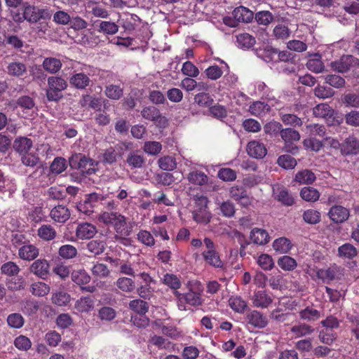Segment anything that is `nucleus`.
Here are the masks:
<instances>
[{"mask_svg": "<svg viewBox=\"0 0 359 359\" xmlns=\"http://www.w3.org/2000/svg\"><path fill=\"white\" fill-rule=\"evenodd\" d=\"M97 233L96 227L92 224L84 222L79 224L76 229V236L79 239H90Z\"/></svg>", "mask_w": 359, "mask_h": 359, "instance_id": "nucleus-19", "label": "nucleus"}, {"mask_svg": "<svg viewBox=\"0 0 359 359\" xmlns=\"http://www.w3.org/2000/svg\"><path fill=\"white\" fill-rule=\"evenodd\" d=\"M229 305L231 309L238 313H243L248 307V304L240 296H232L229 299Z\"/></svg>", "mask_w": 359, "mask_h": 359, "instance_id": "nucleus-42", "label": "nucleus"}, {"mask_svg": "<svg viewBox=\"0 0 359 359\" xmlns=\"http://www.w3.org/2000/svg\"><path fill=\"white\" fill-rule=\"evenodd\" d=\"M358 60L351 55H344L339 60L333 61L330 64L331 68L339 73L348 72Z\"/></svg>", "mask_w": 359, "mask_h": 359, "instance_id": "nucleus-11", "label": "nucleus"}, {"mask_svg": "<svg viewBox=\"0 0 359 359\" xmlns=\"http://www.w3.org/2000/svg\"><path fill=\"white\" fill-rule=\"evenodd\" d=\"M283 126L278 121H270L266 123L264 126V133L271 136L276 137L277 135H280Z\"/></svg>", "mask_w": 359, "mask_h": 359, "instance_id": "nucleus-60", "label": "nucleus"}, {"mask_svg": "<svg viewBox=\"0 0 359 359\" xmlns=\"http://www.w3.org/2000/svg\"><path fill=\"white\" fill-rule=\"evenodd\" d=\"M62 62L60 59L55 57H46L43 62V69L50 74H55L62 68Z\"/></svg>", "mask_w": 359, "mask_h": 359, "instance_id": "nucleus-35", "label": "nucleus"}, {"mask_svg": "<svg viewBox=\"0 0 359 359\" xmlns=\"http://www.w3.org/2000/svg\"><path fill=\"white\" fill-rule=\"evenodd\" d=\"M278 265L284 271H292L297 267V264L294 258L284 255L278 259Z\"/></svg>", "mask_w": 359, "mask_h": 359, "instance_id": "nucleus-57", "label": "nucleus"}, {"mask_svg": "<svg viewBox=\"0 0 359 359\" xmlns=\"http://www.w3.org/2000/svg\"><path fill=\"white\" fill-rule=\"evenodd\" d=\"M342 103L347 107L359 108V94L348 93L342 95Z\"/></svg>", "mask_w": 359, "mask_h": 359, "instance_id": "nucleus-52", "label": "nucleus"}, {"mask_svg": "<svg viewBox=\"0 0 359 359\" xmlns=\"http://www.w3.org/2000/svg\"><path fill=\"white\" fill-rule=\"evenodd\" d=\"M50 216L55 222L64 223L70 217V211L66 206L59 205L51 210Z\"/></svg>", "mask_w": 359, "mask_h": 359, "instance_id": "nucleus-24", "label": "nucleus"}, {"mask_svg": "<svg viewBox=\"0 0 359 359\" xmlns=\"http://www.w3.org/2000/svg\"><path fill=\"white\" fill-rule=\"evenodd\" d=\"M273 248L280 253H287L292 248L291 241L285 238L281 237L276 239L273 243Z\"/></svg>", "mask_w": 359, "mask_h": 359, "instance_id": "nucleus-47", "label": "nucleus"}, {"mask_svg": "<svg viewBox=\"0 0 359 359\" xmlns=\"http://www.w3.org/2000/svg\"><path fill=\"white\" fill-rule=\"evenodd\" d=\"M149 342L158 349L171 350L175 344L162 336L154 335L150 337Z\"/></svg>", "mask_w": 359, "mask_h": 359, "instance_id": "nucleus-37", "label": "nucleus"}, {"mask_svg": "<svg viewBox=\"0 0 359 359\" xmlns=\"http://www.w3.org/2000/svg\"><path fill=\"white\" fill-rule=\"evenodd\" d=\"M252 300L253 305L257 308H267L273 302L264 290L255 292Z\"/></svg>", "mask_w": 359, "mask_h": 359, "instance_id": "nucleus-27", "label": "nucleus"}, {"mask_svg": "<svg viewBox=\"0 0 359 359\" xmlns=\"http://www.w3.org/2000/svg\"><path fill=\"white\" fill-rule=\"evenodd\" d=\"M37 235L43 241H50L56 238L57 232L50 224H43L38 229Z\"/></svg>", "mask_w": 359, "mask_h": 359, "instance_id": "nucleus-32", "label": "nucleus"}, {"mask_svg": "<svg viewBox=\"0 0 359 359\" xmlns=\"http://www.w3.org/2000/svg\"><path fill=\"white\" fill-rule=\"evenodd\" d=\"M116 286L123 292H131L134 290L135 284L132 278L120 277L116 281Z\"/></svg>", "mask_w": 359, "mask_h": 359, "instance_id": "nucleus-48", "label": "nucleus"}, {"mask_svg": "<svg viewBox=\"0 0 359 359\" xmlns=\"http://www.w3.org/2000/svg\"><path fill=\"white\" fill-rule=\"evenodd\" d=\"M7 323L12 328H21L25 323L22 316L18 313H13L8 316Z\"/></svg>", "mask_w": 359, "mask_h": 359, "instance_id": "nucleus-62", "label": "nucleus"}, {"mask_svg": "<svg viewBox=\"0 0 359 359\" xmlns=\"http://www.w3.org/2000/svg\"><path fill=\"white\" fill-rule=\"evenodd\" d=\"M106 248V243L100 240H91L87 244L86 249L93 255L96 256L103 253Z\"/></svg>", "mask_w": 359, "mask_h": 359, "instance_id": "nucleus-45", "label": "nucleus"}, {"mask_svg": "<svg viewBox=\"0 0 359 359\" xmlns=\"http://www.w3.org/2000/svg\"><path fill=\"white\" fill-rule=\"evenodd\" d=\"M204 249L201 252V256L206 264L215 268H221L223 262L220 255L217 250V246L210 237H205L203 239Z\"/></svg>", "mask_w": 359, "mask_h": 359, "instance_id": "nucleus-5", "label": "nucleus"}, {"mask_svg": "<svg viewBox=\"0 0 359 359\" xmlns=\"http://www.w3.org/2000/svg\"><path fill=\"white\" fill-rule=\"evenodd\" d=\"M208 199L204 196L195 199V208L192 212L193 219L197 223L206 224L210 222L211 214L208 210Z\"/></svg>", "mask_w": 359, "mask_h": 359, "instance_id": "nucleus-7", "label": "nucleus"}, {"mask_svg": "<svg viewBox=\"0 0 359 359\" xmlns=\"http://www.w3.org/2000/svg\"><path fill=\"white\" fill-rule=\"evenodd\" d=\"M67 168V161L62 157H56L50 165V171L55 175L61 174Z\"/></svg>", "mask_w": 359, "mask_h": 359, "instance_id": "nucleus-49", "label": "nucleus"}, {"mask_svg": "<svg viewBox=\"0 0 359 359\" xmlns=\"http://www.w3.org/2000/svg\"><path fill=\"white\" fill-rule=\"evenodd\" d=\"M280 136L285 143L284 150L287 152L294 154L297 150V147L294 146V143L300 140L299 133L292 128H283Z\"/></svg>", "mask_w": 359, "mask_h": 359, "instance_id": "nucleus-9", "label": "nucleus"}, {"mask_svg": "<svg viewBox=\"0 0 359 359\" xmlns=\"http://www.w3.org/2000/svg\"><path fill=\"white\" fill-rule=\"evenodd\" d=\"M270 111L271 106L268 103L262 101L252 102L248 109V111L251 115L258 118L264 116Z\"/></svg>", "mask_w": 359, "mask_h": 359, "instance_id": "nucleus-20", "label": "nucleus"}, {"mask_svg": "<svg viewBox=\"0 0 359 359\" xmlns=\"http://www.w3.org/2000/svg\"><path fill=\"white\" fill-rule=\"evenodd\" d=\"M130 309L138 315L146 314L149 310L148 303L142 299H134L129 303Z\"/></svg>", "mask_w": 359, "mask_h": 359, "instance_id": "nucleus-55", "label": "nucleus"}, {"mask_svg": "<svg viewBox=\"0 0 359 359\" xmlns=\"http://www.w3.org/2000/svg\"><path fill=\"white\" fill-rule=\"evenodd\" d=\"M77 249L72 245H62L58 250V255L64 259H72L77 256Z\"/></svg>", "mask_w": 359, "mask_h": 359, "instance_id": "nucleus-50", "label": "nucleus"}, {"mask_svg": "<svg viewBox=\"0 0 359 359\" xmlns=\"http://www.w3.org/2000/svg\"><path fill=\"white\" fill-rule=\"evenodd\" d=\"M22 12L18 10L12 15L13 20L17 23L27 20L29 23H36L41 20H50V14L47 9L39 8L36 6L25 3L22 7Z\"/></svg>", "mask_w": 359, "mask_h": 359, "instance_id": "nucleus-1", "label": "nucleus"}, {"mask_svg": "<svg viewBox=\"0 0 359 359\" xmlns=\"http://www.w3.org/2000/svg\"><path fill=\"white\" fill-rule=\"evenodd\" d=\"M313 114L316 117L323 118L331 125L334 124V109L327 103L317 104L313 109Z\"/></svg>", "mask_w": 359, "mask_h": 359, "instance_id": "nucleus-15", "label": "nucleus"}, {"mask_svg": "<svg viewBox=\"0 0 359 359\" xmlns=\"http://www.w3.org/2000/svg\"><path fill=\"white\" fill-rule=\"evenodd\" d=\"M99 222L111 226L121 236H127L126 217L118 212L104 211L98 217Z\"/></svg>", "mask_w": 359, "mask_h": 359, "instance_id": "nucleus-2", "label": "nucleus"}, {"mask_svg": "<svg viewBox=\"0 0 359 359\" xmlns=\"http://www.w3.org/2000/svg\"><path fill=\"white\" fill-rule=\"evenodd\" d=\"M107 261L109 262L114 266H118L119 272L121 273L135 277V272L133 268L132 267V264L130 262L121 260L120 259H114L110 257H107Z\"/></svg>", "mask_w": 359, "mask_h": 359, "instance_id": "nucleus-22", "label": "nucleus"}, {"mask_svg": "<svg viewBox=\"0 0 359 359\" xmlns=\"http://www.w3.org/2000/svg\"><path fill=\"white\" fill-rule=\"evenodd\" d=\"M271 55V60L277 62H289L293 59V56L291 53L287 50L278 51L276 49H272L270 51Z\"/></svg>", "mask_w": 359, "mask_h": 359, "instance_id": "nucleus-56", "label": "nucleus"}, {"mask_svg": "<svg viewBox=\"0 0 359 359\" xmlns=\"http://www.w3.org/2000/svg\"><path fill=\"white\" fill-rule=\"evenodd\" d=\"M16 104L17 107L22 109V112L25 114V118L33 115L35 102L31 97L27 95L20 97L16 101Z\"/></svg>", "mask_w": 359, "mask_h": 359, "instance_id": "nucleus-21", "label": "nucleus"}, {"mask_svg": "<svg viewBox=\"0 0 359 359\" xmlns=\"http://www.w3.org/2000/svg\"><path fill=\"white\" fill-rule=\"evenodd\" d=\"M341 153L344 156L355 155L359 153V140L350 135L341 143Z\"/></svg>", "mask_w": 359, "mask_h": 359, "instance_id": "nucleus-16", "label": "nucleus"}, {"mask_svg": "<svg viewBox=\"0 0 359 359\" xmlns=\"http://www.w3.org/2000/svg\"><path fill=\"white\" fill-rule=\"evenodd\" d=\"M304 221L309 224H316L320 222V212L316 210L308 209L303 213Z\"/></svg>", "mask_w": 359, "mask_h": 359, "instance_id": "nucleus-54", "label": "nucleus"}, {"mask_svg": "<svg viewBox=\"0 0 359 359\" xmlns=\"http://www.w3.org/2000/svg\"><path fill=\"white\" fill-rule=\"evenodd\" d=\"M250 238L253 243L259 245L268 243L270 239L266 230L258 228H255L251 231Z\"/></svg>", "mask_w": 359, "mask_h": 359, "instance_id": "nucleus-29", "label": "nucleus"}, {"mask_svg": "<svg viewBox=\"0 0 359 359\" xmlns=\"http://www.w3.org/2000/svg\"><path fill=\"white\" fill-rule=\"evenodd\" d=\"M314 330L311 325L305 323L294 325L290 328V332L294 334V338L309 336L313 333Z\"/></svg>", "mask_w": 359, "mask_h": 359, "instance_id": "nucleus-30", "label": "nucleus"}, {"mask_svg": "<svg viewBox=\"0 0 359 359\" xmlns=\"http://www.w3.org/2000/svg\"><path fill=\"white\" fill-rule=\"evenodd\" d=\"M69 165L72 169H77L83 176H86L95 173L97 163L83 154H75L69 158Z\"/></svg>", "mask_w": 359, "mask_h": 359, "instance_id": "nucleus-4", "label": "nucleus"}, {"mask_svg": "<svg viewBox=\"0 0 359 359\" xmlns=\"http://www.w3.org/2000/svg\"><path fill=\"white\" fill-rule=\"evenodd\" d=\"M178 299L180 304L184 302L193 306H197L202 304V299L200 293L189 290L184 294H180Z\"/></svg>", "mask_w": 359, "mask_h": 359, "instance_id": "nucleus-25", "label": "nucleus"}, {"mask_svg": "<svg viewBox=\"0 0 359 359\" xmlns=\"http://www.w3.org/2000/svg\"><path fill=\"white\" fill-rule=\"evenodd\" d=\"M327 215L334 223L341 224L348 219L350 211L342 205H334L330 208Z\"/></svg>", "mask_w": 359, "mask_h": 359, "instance_id": "nucleus-13", "label": "nucleus"}, {"mask_svg": "<svg viewBox=\"0 0 359 359\" xmlns=\"http://www.w3.org/2000/svg\"><path fill=\"white\" fill-rule=\"evenodd\" d=\"M300 196L306 201L315 202L319 199V191L311 187H305L301 189Z\"/></svg>", "mask_w": 359, "mask_h": 359, "instance_id": "nucleus-44", "label": "nucleus"}, {"mask_svg": "<svg viewBox=\"0 0 359 359\" xmlns=\"http://www.w3.org/2000/svg\"><path fill=\"white\" fill-rule=\"evenodd\" d=\"M280 116L281 121L285 125L292 127L301 126L302 125V119L295 114L280 113Z\"/></svg>", "mask_w": 359, "mask_h": 359, "instance_id": "nucleus-59", "label": "nucleus"}, {"mask_svg": "<svg viewBox=\"0 0 359 359\" xmlns=\"http://www.w3.org/2000/svg\"><path fill=\"white\" fill-rule=\"evenodd\" d=\"M29 271L39 278L46 280L50 271V262L45 258L35 259L29 266Z\"/></svg>", "mask_w": 359, "mask_h": 359, "instance_id": "nucleus-10", "label": "nucleus"}, {"mask_svg": "<svg viewBox=\"0 0 359 359\" xmlns=\"http://www.w3.org/2000/svg\"><path fill=\"white\" fill-rule=\"evenodd\" d=\"M232 15L238 22H250L254 18L253 12L242 6L234 8L232 12Z\"/></svg>", "mask_w": 359, "mask_h": 359, "instance_id": "nucleus-28", "label": "nucleus"}, {"mask_svg": "<svg viewBox=\"0 0 359 359\" xmlns=\"http://www.w3.org/2000/svg\"><path fill=\"white\" fill-rule=\"evenodd\" d=\"M142 117L153 122L161 123V120L165 121V117L162 116L160 110L154 106L145 107L141 111Z\"/></svg>", "mask_w": 359, "mask_h": 359, "instance_id": "nucleus-26", "label": "nucleus"}, {"mask_svg": "<svg viewBox=\"0 0 359 359\" xmlns=\"http://www.w3.org/2000/svg\"><path fill=\"white\" fill-rule=\"evenodd\" d=\"M300 319L309 322L316 321L320 318V312L311 306H307L299 312Z\"/></svg>", "mask_w": 359, "mask_h": 359, "instance_id": "nucleus-40", "label": "nucleus"}, {"mask_svg": "<svg viewBox=\"0 0 359 359\" xmlns=\"http://www.w3.org/2000/svg\"><path fill=\"white\" fill-rule=\"evenodd\" d=\"M236 41L238 43V46L242 48H250L256 42L254 36L245 32L238 34L236 36Z\"/></svg>", "mask_w": 359, "mask_h": 359, "instance_id": "nucleus-46", "label": "nucleus"}, {"mask_svg": "<svg viewBox=\"0 0 359 359\" xmlns=\"http://www.w3.org/2000/svg\"><path fill=\"white\" fill-rule=\"evenodd\" d=\"M194 100V102L201 107H210L214 101L211 96L206 93L196 94Z\"/></svg>", "mask_w": 359, "mask_h": 359, "instance_id": "nucleus-64", "label": "nucleus"}, {"mask_svg": "<svg viewBox=\"0 0 359 359\" xmlns=\"http://www.w3.org/2000/svg\"><path fill=\"white\" fill-rule=\"evenodd\" d=\"M316 179V175L311 170L305 169L296 174L294 181L299 184H311Z\"/></svg>", "mask_w": 359, "mask_h": 359, "instance_id": "nucleus-39", "label": "nucleus"}, {"mask_svg": "<svg viewBox=\"0 0 359 359\" xmlns=\"http://www.w3.org/2000/svg\"><path fill=\"white\" fill-rule=\"evenodd\" d=\"M188 180L196 185H203L208 182V177L203 172L194 171L189 174Z\"/></svg>", "mask_w": 359, "mask_h": 359, "instance_id": "nucleus-61", "label": "nucleus"}, {"mask_svg": "<svg viewBox=\"0 0 359 359\" xmlns=\"http://www.w3.org/2000/svg\"><path fill=\"white\" fill-rule=\"evenodd\" d=\"M48 88L46 97L48 101H58L62 97V91L67 88V82L60 76H50L48 79Z\"/></svg>", "mask_w": 359, "mask_h": 359, "instance_id": "nucleus-6", "label": "nucleus"}, {"mask_svg": "<svg viewBox=\"0 0 359 359\" xmlns=\"http://www.w3.org/2000/svg\"><path fill=\"white\" fill-rule=\"evenodd\" d=\"M118 31V26L115 23L109 21H101L99 25L98 32L105 34L113 35Z\"/></svg>", "mask_w": 359, "mask_h": 359, "instance_id": "nucleus-63", "label": "nucleus"}, {"mask_svg": "<svg viewBox=\"0 0 359 359\" xmlns=\"http://www.w3.org/2000/svg\"><path fill=\"white\" fill-rule=\"evenodd\" d=\"M39 255V249L33 244L23 245L18 250L19 257L25 261H34Z\"/></svg>", "mask_w": 359, "mask_h": 359, "instance_id": "nucleus-17", "label": "nucleus"}, {"mask_svg": "<svg viewBox=\"0 0 359 359\" xmlns=\"http://www.w3.org/2000/svg\"><path fill=\"white\" fill-rule=\"evenodd\" d=\"M91 82L89 76L83 72L75 73L69 78L70 85L78 90H83Z\"/></svg>", "mask_w": 359, "mask_h": 359, "instance_id": "nucleus-23", "label": "nucleus"}, {"mask_svg": "<svg viewBox=\"0 0 359 359\" xmlns=\"http://www.w3.org/2000/svg\"><path fill=\"white\" fill-rule=\"evenodd\" d=\"M50 286L41 281L33 283L30 286V292L36 297H44L50 292Z\"/></svg>", "mask_w": 359, "mask_h": 359, "instance_id": "nucleus-43", "label": "nucleus"}, {"mask_svg": "<svg viewBox=\"0 0 359 359\" xmlns=\"http://www.w3.org/2000/svg\"><path fill=\"white\" fill-rule=\"evenodd\" d=\"M313 280H321L323 283L329 284L333 280H341L344 276V269L336 264L327 269H311L309 273Z\"/></svg>", "mask_w": 359, "mask_h": 359, "instance_id": "nucleus-3", "label": "nucleus"}, {"mask_svg": "<svg viewBox=\"0 0 359 359\" xmlns=\"http://www.w3.org/2000/svg\"><path fill=\"white\" fill-rule=\"evenodd\" d=\"M70 300V295L65 291H57L53 293L51 297L52 303L58 306L67 305Z\"/></svg>", "mask_w": 359, "mask_h": 359, "instance_id": "nucleus-51", "label": "nucleus"}, {"mask_svg": "<svg viewBox=\"0 0 359 359\" xmlns=\"http://www.w3.org/2000/svg\"><path fill=\"white\" fill-rule=\"evenodd\" d=\"M357 255L356 248L351 243H346L338 248V256L341 258L353 259Z\"/></svg>", "mask_w": 359, "mask_h": 359, "instance_id": "nucleus-36", "label": "nucleus"}, {"mask_svg": "<svg viewBox=\"0 0 359 359\" xmlns=\"http://www.w3.org/2000/svg\"><path fill=\"white\" fill-rule=\"evenodd\" d=\"M72 280L76 285H80L83 290L89 292H93L95 290V286L82 287L90 283L91 277L84 269L74 270L71 273Z\"/></svg>", "mask_w": 359, "mask_h": 359, "instance_id": "nucleus-12", "label": "nucleus"}, {"mask_svg": "<svg viewBox=\"0 0 359 359\" xmlns=\"http://www.w3.org/2000/svg\"><path fill=\"white\" fill-rule=\"evenodd\" d=\"M248 324L255 328L262 329L267 326L268 318L260 311L252 310L246 315Z\"/></svg>", "mask_w": 359, "mask_h": 359, "instance_id": "nucleus-14", "label": "nucleus"}, {"mask_svg": "<svg viewBox=\"0 0 359 359\" xmlns=\"http://www.w3.org/2000/svg\"><path fill=\"white\" fill-rule=\"evenodd\" d=\"M248 154L255 158H263L267 150L265 145L259 141H251L247 145Z\"/></svg>", "mask_w": 359, "mask_h": 359, "instance_id": "nucleus-18", "label": "nucleus"}, {"mask_svg": "<svg viewBox=\"0 0 359 359\" xmlns=\"http://www.w3.org/2000/svg\"><path fill=\"white\" fill-rule=\"evenodd\" d=\"M75 309L81 313H88L94 308V300L90 296L82 297L74 305Z\"/></svg>", "mask_w": 359, "mask_h": 359, "instance_id": "nucleus-33", "label": "nucleus"}, {"mask_svg": "<svg viewBox=\"0 0 359 359\" xmlns=\"http://www.w3.org/2000/svg\"><path fill=\"white\" fill-rule=\"evenodd\" d=\"M159 167L167 171H171L177 168V162L175 158L171 156H164L158 161Z\"/></svg>", "mask_w": 359, "mask_h": 359, "instance_id": "nucleus-53", "label": "nucleus"}, {"mask_svg": "<svg viewBox=\"0 0 359 359\" xmlns=\"http://www.w3.org/2000/svg\"><path fill=\"white\" fill-rule=\"evenodd\" d=\"M126 163L131 169L140 168L145 162L144 156L137 151H130L126 157Z\"/></svg>", "mask_w": 359, "mask_h": 359, "instance_id": "nucleus-34", "label": "nucleus"}, {"mask_svg": "<svg viewBox=\"0 0 359 359\" xmlns=\"http://www.w3.org/2000/svg\"><path fill=\"white\" fill-rule=\"evenodd\" d=\"M277 163L284 169H292L297 165V161L289 154H283L278 158Z\"/></svg>", "mask_w": 359, "mask_h": 359, "instance_id": "nucleus-58", "label": "nucleus"}, {"mask_svg": "<svg viewBox=\"0 0 359 359\" xmlns=\"http://www.w3.org/2000/svg\"><path fill=\"white\" fill-rule=\"evenodd\" d=\"M306 65L308 69L315 73L322 72L325 67L321 56L318 53L309 59Z\"/></svg>", "mask_w": 359, "mask_h": 359, "instance_id": "nucleus-41", "label": "nucleus"}, {"mask_svg": "<svg viewBox=\"0 0 359 359\" xmlns=\"http://www.w3.org/2000/svg\"><path fill=\"white\" fill-rule=\"evenodd\" d=\"M32 147V141L31 139L26 137H19L16 138L13 144L14 150L23 154L27 153Z\"/></svg>", "mask_w": 359, "mask_h": 359, "instance_id": "nucleus-31", "label": "nucleus"}, {"mask_svg": "<svg viewBox=\"0 0 359 359\" xmlns=\"http://www.w3.org/2000/svg\"><path fill=\"white\" fill-rule=\"evenodd\" d=\"M101 198L100 194L95 192L86 194L84 198L78 203L76 205L77 210L80 212L90 216L95 212V209L99 206V201Z\"/></svg>", "mask_w": 359, "mask_h": 359, "instance_id": "nucleus-8", "label": "nucleus"}, {"mask_svg": "<svg viewBox=\"0 0 359 359\" xmlns=\"http://www.w3.org/2000/svg\"><path fill=\"white\" fill-rule=\"evenodd\" d=\"M27 72L26 65L20 62H13L7 66V73L10 76L20 77Z\"/></svg>", "mask_w": 359, "mask_h": 359, "instance_id": "nucleus-38", "label": "nucleus"}]
</instances>
